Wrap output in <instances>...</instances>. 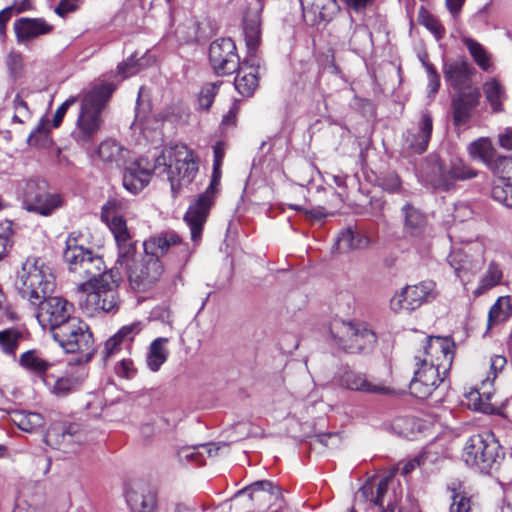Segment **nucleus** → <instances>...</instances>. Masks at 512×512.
I'll return each mask as SVG.
<instances>
[{
    "instance_id": "nucleus-41",
    "label": "nucleus",
    "mask_w": 512,
    "mask_h": 512,
    "mask_svg": "<svg viewBox=\"0 0 512 512\" xmlns=\"http://www.w3.org/2000/svg\"><path fill=\"white\" fill-rule=\"evenodd\" d=\"M24 334L16 328H9L0 331V348L3 353L14 355Z\"/></svg>"
},
{
    "instance_id": "nucleus-15",
    "label": "nucleus",
    "mask_w": 512,
    "mask_h": 512,
    "mask_svg": "<svg viewBox=\"0 0 512 512\" xmlns=\"http://www.w3.org/2000/svg\"><path fill=\"white\" fill-rule=\"evenodd\" d=\"M481 92L478 87L454 93L451 97V114L454 126H464L479 116Z\"/></svg>"
},
{
    "instance_id": "nucleus-47",
    "label": "nucleus",
    "mask_w": 512,
    "mask_h": 512,
    "mask_svg": "<svg viewBox=\"0 0 512 512\" xmlns=\"http://www.w3.org/2000/svg\"><path fill=\"white\" fill-rule=\"evenodd\" d=\"M149 488L142 483H133L126 489V501L131 510L139 506V503L147 494H150Z\"/></svg>"
},
{
    "instance_id": "nucleus-32",
    "label": "nucleus",
    "mask_w": 512,
    "mask_h": 512,
    "mask_svg": "<svg viewBox=\"0 0 512 512\" xmlns=\"http://www.w3.org/2000/svg\"><path fill=\"white\" fill-rule=\"evenodd\" d=\"M167 342V338L159 337L150 344L146 356V364L151 371H158L166 362L169 355V351L166 348Z\"/></svg>"
},
{
    "instance_id": "nucleus-28",
    "label": "nucleus",
    "mask_w": 512,
    "mask_h": 512,
    "mask_svg": "<svg viewBox=\"0 0 512 512\" xmlns=\"http://www.w3.org/2000/svg\"><path fill=\"white\" fill-rule=\"evenodd\" d=\"M334 0H302V10L304 17L310 18L312 24H319L331 18V9L334 6Z\"/></svg>"
},
{
    "instance_id": "nucleus-45",
    "label": "nucleus",
    "mask_w": 512,
    "mask_h": 512,
    "mask_svg": "<svg viewBox=\"0 0 512 512\" xmlns=\"http://www.w3.org/2000/svg\"><path fill=\"white\" fill-rule=\"evenodd\" d=\"M451 499L449 512H477L476 506L465 492L452 489Z\"/></svg>"
},
{
    "instance_id": "nucleus-11",
    "label": "nucleus",
    "mask_w": 512,
    "mask_h": 512,
    "mask_svg": "<svg viewBox=\"0 0 512 512\" xmlns=\"http://www.w3.org/2000/svg\"><path fill=\"white\" fill-rule=\"evenodd\" d=\"M52 336L67 353L88 352L93 346L88 325L77 317L56 328Z\"/></svg>"
},
{
    "instance_id": "nucleus-34",
    "label": "nucleus",
    "mask_w": 512,
    "mask_h": 512,
    "mask_svg": "<svg viewBox=\"0 0 512 512\" xmlns=\"http://www.w3.org/2000/svg\"><path fill=\"white\" fill-rule=\"evenodd\" d=\"M69 243H72V246L65 249L63 257L69 272L76 276L79 271H82V265L90 255L91 250L84 247H76L73 238L70 239Z\"/></svg>"
},
{
    "instance_id": "nucleus-54",
    "label": "nucleus",
    "mask_w": 512,
    "mask_h": 512,
    "mask_svg": "<svg viewBox=\"0 0 512 512\" xmlns=\"http://www.w3.org/2000/svg\"><path fill=\"white\" fill-rule=\"evenodd\" d=\"M122 202L117 199H109L101 209V219L103 222L107 223L113 219H116L121 215L122 211Z\"/></svg>"
},
{
    "instance_id": "nucleus-63",
    "label": "nucleus",
    "mask_w": 512,
    "mask_h": 512,
    "mask_svg": "<svg viewBox=\"0 0 512 512\" xmlns=\"http://www.w3.org/2000/svg\"><path fill=\"white\" fill-rule=\"evenodd\" d=\"M424 455H419L410 459L406 462L398 464V470H400L401 474L406 476L410 474L416 467H419L423 464Z\"/></svg>"
},
{
    "instance_id": "nucleus-10",
    "label": "nucleus",
    "mask_w": 512,
    "mask_h": 512,
    "mask_svg": "<svg viewBox=\"0 0 512 512\" xmlns=\"http://www.w3.org/2000/svg\"><path fill=\"white\" fill-rule=\"evenodd\" d=\"M113 90L110 84L96 86L82 98L77 128H100L103 124V110Z\"/></svg>"
},
{
    "instance_id": "nucleus-48",
    "label": "nucleus",
    "mask_w": 512,
    "mask_h": 512,
    "mask_svg": "<svg viewBox=\"0 0 512 512\" xmlns=\"http://www.w3.org/2000/svg\"><path fill=\"white\" fill-rule=\"evenodd\" d=\"M448 262L459 278H462V273L469 270L468 256L460 249H455L449 254Z\"/></svg>"
},
{
    "instance_id": "nucleus-14",
    "label": "nucleus",
    "mask_w": 512,
    "mask_h": 512,
    "mask_svg": "<svg viewBox=\"0 0 512 512\" xmlns=\"http://www.w3.org/2000/svg\"><path fill=\"white\" fill-rule=\"evenodd\" d=\"M148 256L160 257L167 253L175 254L179 262H186L191 254L189 246L184 243L177 233L167 231L152 236L143 243Z\"/></svg>"
},
{
    "instance_id": "nucleus-64",
    "label": "nucleus",
    "mask_w": 512,
    "mask_h": 512,
    "mask_svg": "<svg viewBox=\"0 0 512 512\" xmlns=\"http://www.w3.org/2000/svg\"><path fill=\"white\" fill-rule=\"evenodd\" d=\"M156 497L153 492L147 494L139 503L138 507L132 509L133 512H154Z\"/></svg>"
},
{
    "instance_id": "nucleus-50",
    "label": "nucleus",
    "mask_w": 512,
    "mask_h": 512,
    "mask_svg": "<svg viewBox=\"0 0 512 512\" xmlns=\"http://www.w3.org/2000/svg\"><path fill=\"white\" fill-rule=\"evenodd\" d=\"M492 197L494 200L512 207V183L497 182L492 188Z\"/></svg>"
},
{
    "instance_id": "nucleus-31",
    "label": "nucleus",
    "mask_w": 512,
    "mask_h": 512,
    "mask_svg": "<svg viewBox=\"0 0 512 512\" xmlns=\"http://www.w3.org/2000/svg\"><path fill=\"white\" fill-rule=\"evenodd\" d=\"M370 243L369 238L351 228L341 232L336 240V247L340 252L349 250H360L368 247Z\"/></svg>"
},
{
    "instance_id": "nucleus-33",
    "label": "nucleus",
    "mask_w": 512,
    "mask_h": 512,
    "mask_svg": "<svg viewBox=\"0 0 512 512\" xmlns=\"http://www.w3.org/2000/svg\"><path fill=\"white\" fill-rule=\"evenodd\" d=\"M219 450L214 444H202L199 446H185L178 450V457L181 461H193L197 464H203L204 455L216 456Z\"/></svg>"
},
{
    "instance_id": "nucleus-3",
    "label": "nucleus",
    "mask_w": 512,
    "mask_h": 512,
    "mask_svg": "<svg viewBox=\"0 0 512 512\" xmlns=\"http://www.w3.org/2000/svg\"><path fill=\"white\" fill-rule=\"evenodd\" d=\"M454 342L447 337L430 336L414 356V376L410 381L411 395L427 399L444 381L454 359Z\"/></svg>"
},
{
    "instance_id": "nucleus-43",
    "label": "nucleus",
    "mask_w": 512,
    "mask_h": 512,
    "mask_svg": "<svg viewBox=\"0 0 512 512\" xmlns=\"http://www.w3.org/2000/svg\"><path fill=\"white\" fill-rule=\"evenodd\" d=\"M244 38L249 52H255L260 43V26L256 18L244 20Z\"/></svg>"
},
{
    "instance_id": "nucleus-42",
    "label": "nucleus",
    "mask_w": 512,
    "mask_h": 512,
    "mask_svg": "<svg viewBox=\"0 0 512 512\" xmlns=\"http://www.w3.org/2000/svg\"><path fill=\"white\" fill-rule=\"evenodd\" d=\"M502 276V270L500 269L499 265L495 262H491L487 268V271L482 277L478 288L475 290V294L481 295L487 290L495 287L501 282Z\"/></svg>"
},
{
    "instance_id": "nucleus-51",
    "label": "nucleus",
    "mask_w": 512,
    "mask_h": 512,
    "mask_svg": "<svg viewBox=\"0 0 512 512\" xmlns=\"http://www.w3.org/2000/svg\"><path fill=\"white\" fill-rule=\"evenodd\" d=\"M109 229L111 230L115 242H123L127 239L132 238L130 231L127 227L126 220L123 216H120L116 219H113L106 223Z\"/></svg>"
},
{
    "instance_id": "nucleus-55",
    "label": "nucleus",
    "mask_w": 512,
    "mask_h": 512,
    "mask_svg": "<svg viewBox=\"0 0 512 512\" xmlns=\"http://www.w3.org/2000/svg\"><path fill=\"white\" fill-rule=\"evenodd\" d=\"M30 146L48 147L52 143L50 130H33L27 138Z\"/></svg>"
},
{
    "instance_id": "nucleus-39",
    "label": "nucleus",
    "mask_w": 512,
    "mask_h": 512,
    "mask_svg": "<svg viewBox=\"0 0 512 512\" xmlns=\"http://www.w3.org/2000/svg\"><path fill=\"white\" fill-rule=\"evenodd\" d=\"M405 213V229L411 235H420L426 226V217L410 205L403 208Z\"/></svg>"
},
{
    "instance_id": "nucleus-1",
    "label": "nucleus",
    "mask_w": 512,
    "mask_h": 512,
    "mask_svg": "<svg viewBox=\"0 0 512 512\" xmlns=\"http://www.w3.org/2000/svg\"><path fill=\"white\" fill-rule=\"evenodd\" d=\"M55 275L50 263L40 257H28L17 272L15 287L19 295L38 306L36 318L51 333L73 318V305L66 299L49 296L55 289Z\"/></svg>"
},
{
    "instance_id": "nucleus-40",
    "label": "nucleus",
    "mask_w": 512,
    "mask_h": 512,
    "mask_svg": "<svg viewBox=\"0 0 512 512\" xmlns=\"http://www.w3.org/2000/svg\"><path fill=\"white\" fill-rule=\"evenodd\" d=\"M431 138V130H407L405 146L414 153H423Z\"/></svg>"
},
{
    "instance_id": "nucleus-57",
    "label": "nucleus",
    "mask_w": 512,
    "mask_h": 512,
    "mask_svg": "<svg viewBox=\"0 0 512 512\" xmlns=\"http://www.w3.org/2000/svg\"><path fill=\"white\" fill-rule=\"evenodd\" d=\"M31 115L27 104L22 99L15 100V114L13 115L14 124H28Z\"/></svg>"
},
{
    "instance_id": "nucleus-29",
    "label": "nucleus",
    "mask_w": 512,
    "mask_h": 512,
    "mask_svg": "<svg viewBox=\"0 0 512 512\" xmlns=\"http://www.w3.org/2000/svg\"><path fill=\"white\" fill-rule=\"evenodd\" d=\"M469 155L474 160H480L489 169L495 164L497 159L496 150L488 138H479L472 142L468 147Z\"/></svg>"
},
{
    "instance_id": "nucleus-18",
    "label": "nucleus",
    "mask_w": 512,
    "mask_h": 512,
    "mask_svg": "<svg viewBox=\"0 0 512 512\" xmlns=\"http://www.w3.org/2000/svg\"><path fill=\"white\" fill-rule=\"evenodd\" d=\"M475 73V68L464 56L446 61L443 64L444 79L455 93L466 91L468 87H475L472 84V77Z\"/></svg>"
},
{
    "instance_id": "nucleus-21",
    "label": "nucleus",
    "mask_w": 512,
    "mask_h": 512,
    "mask_svg": "<svg viewBox=\"0 0 512 512\" xmlns=\"http://www.w3.org/2000/svg\"><path fill=\"white\" fill-rule=\"evenodd\" d=\"M246 493H248L250 500L258 503V508L264 507L266 503L271 505L272 500L283 501V496L281 494L280 488L273 485L272 482L267 480L257 481L251 484L249 487L240 490L237 493V496H241Z\"/></svg>"
},
{
    "instance_id": "nucleus-60",
    "label": "nucleus",
    "mask_w": 512,
    "mask_h": 512,
    "mask_svg": "<svg viewBox=\"0 0 512 512\" xmlns=\"http://www.w3.org/2000/svg\"><path fill=\"white\" fill-rule=\"evenodd\" d=\"M117 69L118 73L124 79L133 76L140 71L139 64L133 57H130L127 61L119 64Z\"/></svg>"
},
{
    "instance_id": "nucleus-35",
    "label": "nucleus",
    "mask_w": 512,
    "mask_h": 512,
    "mask_svg": "<svg viewBox=\"0 0 512 512\" xmlns=\"http://www.w3.org/2000/svg\"><path fill=\"white\" fill-rule=\"evenodd\" d=\"M126 153L127 150L112 139L103 141L98 148V155L103 162L115 163L117 166L124 162Z\"/></svg>"
},
{
    "instance_id": "nucleus-37",
    "label": "nucleus",
    "mask_w": 512,
    "mask_h": 512,
    "mask_svg": "<svg viewBox=\"0 0 512 512\" xmlns=\"http://www.w3.org/2000/svg\"><path fill=\"white\" fill-rule=\"evenodd\" d=\"M462 42L479 68L483 71H488L492 66L491 55L483 45L470 37H463Z\"/></svg>"
},
{
    "instance_id": "nucleus-44",
    "label": "nucleus",
    "mask_w": 512,
    "mask_h": 512,
    "mask_svg": "<svg viewBox=\"0 0 512 512\" xmlns=\"http://www.w3.org/2000/svg\"><path fill=\"white\" fill-rule=\"evenodd\" d=\"M118 248L117 264L126 266L127 271L132 267L136 255V244L132 238L123 242H116Z\"/></svg>"
},
{
    "instance_id": "nucleus-20",
    "label": "nucleus",
    "mask_w": 512,
    "mask_h": 512,
    "mask_svg": "<svg viewBox=\"0 0 512 512\" xmlns=\"http://www.w3.org/2000/svg\"><path fill=\"white\" fill-rule=\"evenodd\" d=\"M339 385L345 389L367 393L388 394L390 389L381 381L354 370H346L339 376Z\"/></svg>"
},
{
    "instance_id": "nucleus-12",
    "label": "nucleus",
    "mask_w": 512,
    "mask_h": 512,
    "mask_svg": "<svg viewBox=\"0 0 512 512\" xmlns=\"http://www.w3.org/2000/svg\"><path fill=\"white\" fill-rule=\"evenodd\" d=\"M436 297L435 283L430 280L422 281L415 285H407L396 292L390 300V308L396 313H410Z\"/></svg>"
},
{
    "instance_id": "nucleus-5",
    "label": "nucleus",
    "mask_w": 512,
    "mask_h": 512,
    "mask_svg": "<svg viewBox=\"0 0 512 512\" xmlns=\"http://www.w3.org/2000/svg\"><path fill=\"white\" fill-rule=\"evenodd\" d=\"M503 456L502 447L491 431L472 435L466 441L462 455L466 465L483 473L495 469Z\"/></svg>"
},
{
    "instance_id": "nucleus-52",
    "label": "nucleus",
    "mask_w": 512,
    "mask_h": 512,
    "mask_svg": "<svg viewBox=\"0 0 512 512\" xmlns=\"http://www.w3.org/2000/svg\"><path fill=\"white\" fill-rule=\"evenodd\" d=\"M222 82L208 83L204 85L199 93L198 103L201 109L208 110Z\"/></svg>"
},
{
    "instance_id": "nucleus-7",
    "label": "nucleus",
    "mask_w": 512,
    "mask_h": 512,
    "mask_svg": "<svg viewBox=\"0 0 512 512\" xmlns=\"http://www.w3.org/2000/svg\"><path fill=\"white\" fill-rule=\"evenodd\" d=\"M421 177L433 188L446 190L453 181L474 178L477 172L458 158L444 164L438 155H429L421 166Z\"/></svg>"
},
{
    "instance_id": "nucleus-36",
    "label": "nucleus",
    "mask_w": 512,
    "mask_h": 512,
    "mask_svg": "<svg viewBox=\"0 0 512 512\" xmlns=\"http://www.w3.org/2000/svg\"><path fill=\"white\" fill-rule=\"evenodd\" d=\"M486 101L490 104L492 112L498 113L503 110V101L506 98L503 86L495 79L487 81L483 85Z\"/></svg>"
},
{
    "instance_id": "nucleus-23",
    "label": "nucleus",
    "mask_w": 512,
    "mask_h": 512,
    "mask_svg": "<svg viewBox=\"0 0 512 512\" xmlns=\"http://www.w3.org/2000/svg\"><path fill=\"white\" fill-rule=\"evenodd\" d=\"M142 330L140 322L123 326L116 334L110 337L104 345V359L107 360L118 353L122 346L128 345Z\"/></svg>"
},
{
    "instance_id": "nucleus-22",
    "label": "nucleus",
    "mask_w": 512,
    "mask_h": 512,
    "mask_svg": "<svg viewBox=\"0 0 512 512\" xmlns=\"http://www.w3.org/2000/svg\"><path fill=\"white\" fill-rule=\"evenodd\" d=\"M14 30L17 40L26 42L51 33L53 25L42 18H20L14 23Z\"/></svg>"
},
{
    "instance_id": "nucleus-58",
    "label": "nucleus",
    "mask_w": 512,
    "mask_h": 512,
    "mask_svg": "<svg viewBox=\"0 0 512 512\" xmlns=\"http://www.w3.org/2000/svg\"><path fill=\"white\" fill-rule=\"evenodd\" d=\"M115 372L120 377L132 379L136 375L137 369L131 359H122L116 365Z\"/></svg>"
},
{
    "instance_id": "nucleus-6",
    "label": "nucleus",
    "mask_w": 512,
    "mask_h": 512,
    "mask_svg": "<svg viewBox=\"0 0 512 512\" xmlns=\"http://www.w3.org/2000/svg\"><path fill=\"white\" fill-rule=\"evenodd\" d=\"M120 281V273L115 269H110L102 278L88 286V291L85 292V300L81 302V307L89 315H94L98 312H116L120 305L118 293Z\"/></svg>"
},
{
    "instance_id": "nucleus-59",
    "label": "nucleus",
    "mask_w": 512,
    "mask_h": 512,
    "mask_svg": "<svg viewBox=\"0 0 512 512\" xmlns=\"http://www.w3.org/2000/svg\"><path fill=\"white\" fill-rule=\"evenodd\" d=\"M349 11L363 13L372 7L376 0H340Z\"/></svg>"
},
{
    "instance_id": "nucleus-46",
    "label": "nucleus",
    "mask_w": 512,
    "mask_h": 512,
    "mask_svg": "<svg viewBox=\"0 0 512 512\" xmlns=\"http://www.w3.org/2000/svg\"><path fill=\"white\" fill-rule=\"evenodd\" d=\"M498 177L497 182L512 183V157L499 156L490 169Z\"/></svg>"
},
{
    "instance_id": "nucleus-56",
    "label": "nucleus",
    "mask_w": 512,
    "mask_h": 512,
    "mask_svg": "<svg viewBox=\"0 0 512 512\" xmlns=\"http://www.w3.org/2000/svg\"><path fill=\"white\" fill-rule=\"evenodd\" d=\"M189 117L187 109L181 106H172L169 108L165 118L170 124L184 125L187 123L186 119Z\"/></svg>"
},
{
    "instance_id": "nucleus-13",
    "label": "nucleus",
    "mask_w": 512,
    "mask_h": 512,
    "mask_svg": "<svg viewBox=\"0 0 512 512\" xmlns=\"http://www.w3.org/2000/svg\"><path fill=\"white\" fill-rule=\"evenodd\" d=\"M209 62L218 76L230 75L240 67V57L231 38H218L209 46Z\"/></svg>"
},
{
    "instance_id": "nucleus-2",
    "label": "nucleus",
    "mask_w": 512,
    "mask_h": 512,
    "mask_svg": "<svg viewBox=\"0 0 512 512\" xmlns=\"http://www.w3.org/2000/svg\"><path fill=\"white\" fill-rule=\"evenodd\" d=\"M199 170V158L185 144H175L165 148L161 154L150 162L147 157H140L125 168L123 186L132 194L139 193L155 173L166 176L174 194L183 186L190 184Z\"/></svg>"
},
{
    "instance_id": "nucleus-17",
    "label": "nucleus",
    "mask_w": 512,
    "mask_h": 512,
    "mask_svg": "<svg viewBox=\"0 0 512 512\" xmlns=\"http://www.w3.org/2000/svg\"><path fill=\"white\" fill-rule=\"evenodd\" d=\"M163 274V265L157 257L147 254L141 263L129 267L128 279L135 290H145L155 284Z\"/></svg>"
},
{
    "instance_id": "nucleus-53",
    "label": "nucleus",
    "mask_w": 512,
    "mask_h": 512,
    "mask_svg": "<svg viewBox=\"0 0 512 512\" xmlns=\"http://www.w3.org/2000/svg\"><path fill=\"white\" fill-rule=\"evenodd\" d=\"M506 363L507 360L502 355H494L490 358V372L488 376L484 380H482V389H484L488 385H492L498 373H500L503 370Z\"/></svg>"
},
{
    "instance_id": "nucleus-61",
    "label": "nucleus",
    "mask_w": 512,
    "mask_h": 512,
    "mask_svg": "<svg viewBox=\"0 0 512 512\" xmlns=\"http://www.w3.org/2000/svg\"><path fill=\"white\" fill-rule=\"evenodd\" d=\"M381 187L389 193H397L401 190V181L398 175L388 174L381 179Z\"/></svg>"
},
{
    "instance_id": "nucleus-25",
    "label": "nucleus",
    "mask_w": 512,
    "mask_h": 512,
    "mask_svg": "<svg viewBox=\"0 0 512 512\" xmlns=\"http://www.w3.org/2000/svg\"><path fill=\"white\" fill-rule=\"evenodd\" d=\"M83 380L80 374H69L55 377L52 373L44 377V384L48 387L51 394L56 397H65L76 391Z\"/></svg>"
},
{
    "instance_id": "nucleus-9",
    "label": "nucleus",
    "mask_w": 512,
    "mask_h": 512,
    "mask_svg": "<svg viewBox=\"0 0 512 512\" xmlns=\"http://www.w3.org/2000/svg\"><path fill=\"white\" fill-rule=\"evenodd\" d=\"M21 199L24 208L42 216H50L62 206L59 194L49 191L48 183L40 178L28 179L21 188Z\"/></svg>"
},
{
    "instance_id": "nucleus-4",
    "label": "nucleus",
    "mask_w": 512,
    "mask_h": 512,
    "mask_svg": "<svg viewBox=\"0 0 512 512\" xmlns=\"http://www.w3.org/2000/svg\"><path fill=\"white\" fill-rule=\"evenodd\" d=\"M227 145L219 141L213 146L214 160L211 181L206 190L200 194L188 207L184 221L190 228L191 239L198 242L201 239L204 224L206 223L209 211L214 204L219 191L222 177L221 166L225 156Z\"/></svg>"
},
{
    "instance_id": "nucleus-16",
    "label": "nucleus",
    "mask_w": 512,
    "mask_h": 512,
    "mask_svg": "<svg viewBox=\"0 0 512 512\" xmlns=\"http://www.w3.org/2000/svg\"><path fill=\"white\" fill-rule=\"evenodd\" d=\"M83 440L84 435L77 424H54L45 435L48 446L65 453L74 452Z\"/></svg>"
},
{
    "instance_id": "nucleus-30",
    "label": "nucleus",
    "mask_w": 512,
    "mask_h": 512,
    "mask_svg": "<svg viewBox=\"0 0 512 512\" xmlns=\"http://www.w3.org/2000/svg\"><path fill=\"white\" fill-rule=\"evenodd\" d=\"M512 316V304L509 296H500L488 312L487 328L491 329L506 322Z\"/></svg>"
},
{
    "instance_id": "nucleus-27",
    "label": "nucleus",
    "mask_w": 512,
    "mask_h": 512,
    "mask_svg": "<svg viewBox=\"0 0 512 512\" xmlns=\"http://www.w3.org/2000/svg\"><path fill=\"white\" fill-rule=\"evenodd\" d=\"M20 365L35 375L39 376L44 382V377L50 375L54 364L46 360L42 354L36 350H29L23 353L19 359Z\"/></svg>"
},
{
    "instance_id": "nucleus-49",
    "label": "nucleus",
    "mask_w": 512,
    "mask_h": 512,
    "mask_svg": "<svg viewBox=\"0 0 512 512\" xmlns=\"http://www.w3.org/2000/svg\"><path fill=\"white\" fill-rule=\"evenodd\" d=\"M420 24H422L427 30H429L437 40L444 37L445 28L441 22L428 12H423L419 17Z\"/></svg>"
},
{
    "instance_id": "nucleus-19",
    "label": "nucleus",
    "mask_w": 512,
    "mask_h": 512,
    "mask_svg": "<svg viewBox=\"0 0 512 512\" xmlns=\"http://www.w3.org/2000/svg\"><path fill=\"white\" fill-rule=\"evenodd\" d=\"M390 482V477H384L376 486L367 483L360 489V493L365 499L378 506L380 512H394L398 496L395 491L389 490Z\"/></svg>"
},
{
    "instance_id": "nucleus-24",
    "label": "nucleus",
    "mask_w": 512,
    "mask_h": 512,
    "mask_svg": "<svg viewBox=\"0 0 512 512\" xmlns=\"http://www.w3.org/2000/svg\"><path fill=\"white\" fill-rule=\"evenodd\" d=\"M81 270L82 271L77 273L76 277L81 280H86L78 286V290L82 292L88 291V286L91 285L92 282L98 281V279L102 278L107 272L102 257L95 254L92 250L82 265Z\"/></svg>"
},
{
    "instance_id": "nucleus-8",
    "label": "nucleus",
    "mask_w": 512,
    "mask_h": 512,
    "mask_svg": "<svg viewBox=\"0 0 512 512\" xmlns=\"http://www.w3.org/2000/svg\"><path fill=\"white\" fill-rule=\"evenodd\" d=\"M330 333L336 343L351 353L369 349L376 342L375 333L364 322L333 319Z\"/></svg>"
},
{
    "instance_id": "nucleus-62",
    "label": "nucleus",
    "mask_w": 512,
    "mask_h": 512,
    "mask_svg": "<svg viewBox=\"0 0 512 512\" xmlns=\"http://www.w3.org/2000/svg\"><path fill=\"white\" fill-rule=\"evenodd\" d=\"M76 102H77L76 97H70L58 107V109L56 110L55 115L53 117V126L55 128H57L61 125L62 120H63L67 110L69 109V107L74 105Z\"/></svg>"
},
{
    "instance_id": "nucleus-38",
    "label": "nucleus",
    "mask_w": 512,
    "mask_h": 512,
    "mask_svg": "<svg viewBox=\"0 0 512 512\" xmlns=\"http://www.w3.org/2000/svg\"><path fill=\"white\" fill-rule=\"evenodd\" d=\"M13 423L25 432H34L44 426V418L35 412L18 411L12 416Z\"/></svg>"
},
{
    "instance_id": "nucleus-26",
    "label": "nucleus",
    "mask_w": 512,
    "mask_h": 512,
    "mask_svg": "<svg viewBox=\"0 0 512 512\" xmlns=\"http://www.w3.org/2000/svg\"><path fill=\"white\" fill-rule=\"evenodd\" d=\"M236 72L237 75L234 80L235 89L242 96H252L258 87V75L256 68L252 66L248 67L246 62H242Z\"/></svg>"
}]
</instances>
